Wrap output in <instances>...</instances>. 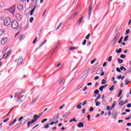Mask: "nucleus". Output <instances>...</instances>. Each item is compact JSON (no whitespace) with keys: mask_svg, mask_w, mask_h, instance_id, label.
Listing matches in <instances>:
<instances>
[{"mask_svg":"<svg viewBox=\"0 0 131 131\" xmlns=\"http://www.w3.org/2000/svg\"><path fill=\"white\" fill-rule=\"evenodd\" d=\"M17 9L18 10H23V5L21 4H19L17 6Z\"/></svg>","mask_w":131,"mask_h":131,"instance_id":"nucleus-19","label":"nucleus"},{"mask_svg":"<svg viewBox=\"0 0 131 131\" xmlns=\"http://www.w3.org/2000/svg\"><path fill=\"white\" fill-rule=\"evenodd\" d=\"M82 113L83 114H84L85 113V108H83L82 110Z\"/></svg>","mask_w":131,"mask_h":131,"instance_id":"nucleus-62","label":"nucleus"},{"mask_svg":"<svg viewBox=\"0 0 131 131\" xmlns=\"http://www.w3.org/2000/svg\"><path fill=\"white\" fill-rule=\"evenodd\" d=\"M101 104V102L100 101H97L95 103L96 106H100V104Z\"/></svg>","mask_w":131,"mask_h":131,"instance_id":"nucleus-48","label":"nucleus"},{"mask_svg":"<svg viewBox=\"0 0 131 131\" xmlns=\"http://www.w3.org/2000/svg\"><path fill=\"white\" fill-rule=\"evenodd\" d=\"M122 94V90H120L119 94H118V98H119V97L121 96Z\"/></svg>","mask_w":131,"mask_h":131,"instance_id":"nucleus-36","label":"nucleus"},{"mask_svg":"<svg viewBox=\"0 0 131 131\" xmlns=\"http://www.w3.org/2000/svg\"><path fill=\"white\" fill-rule=\"evenodd\" d=\"M117 61L119 64H122V63H123V60L119 58H117Z\"/></svg>","mask_w":131,"mask_h":131,"instance_id":"nucleus-22","label":"nucleus"},{"mask_svg":"<svg viewBox=\"0 0 131 131\" xmlns=\"http://www.w3.org/2000/svg\"><path fill=\"white\" fill-rule=\"evenodd\" d=\"M59 116H60V114H57V116L53 117V118L52 119V121H55V120H57V119H59Z\"/></svg>","mask_w":131,"mask_h":131,"instance_id":"nucleus-14","label":"nucleus"},{"mask_svg":"<svg viewBox=\"0 0 131 131\" xmlns=\"http://www.w3.org/2000/svg\"><path fill=\"white\" fill-rule=\"evenodd\" d=\"M23 64V57H19L17 60V65H21Z\"/></svg>","mask_w":131,"mask_h":131,"instance_id":"nucleus-6","label":"nucleus"},{"mask_svg":"<svg viewBox=\"0 0 131 131\" xmlns=\"http://www.w3.org/2000/svg\"><path fill=\"white\" fill-rule=\"evenodd\" d=\"M90 36H91V34L89 33L88 34L86 37H85V39H89V38H90Z\"/></svg>","mask_w":131,"mask_h":131,"instance_id":"nucleus-49","label":"nucleus"},{"mask_svg":"<svg viewBox=\"0 0 131 131\" xmlns=\"http://www.w3.org/2000/svg\"><path fill=\"white\" fill-rule=\"evenodd\" d=\"M63 24V23H60V24H59V25L57 26V28H56V31L57 30H58L59 29H60V27H61V26H62V25Z\"/></svg>","mask_w":131,"mask_h":131,"instance_id":"nucleus-32","label":"nucleus"},{"mask_svg":"<svg viewBox=\"0 0 131 131\" xmlns=\"http://www.w3.org/2000/svg\"><path fill=\"white\" fill-rule=\"evenodd\" d=\"M93 9L92 8V7H90L89 8V10L88 11V19H90V18H91V15L92 14V11Z\"/></svg>","mask_w":131,"mask_h":131,"instance_id":"nucleus-10","label":"nucleus"},{"mask_svg":"<svg viewBox=\"0 0 131 131\" xmlns=\"http://www.w3.org/2000/svg\"><path fill=\"white\" fill-rule=\"evenodd\" d=\"M78 127H83L84 126V124L82 122H80L77 124Z\"/></svg>","mask_w":131,"mask_h":131,"instance_id":"nucleus-17","label":"nucleus"},{"mask_svg":"<svg viewBox=\"0 0 131 131\" xmlns=\"http://www.w3.org/2000/svg\"><path fill=\"white\" fill-rule=\"evenodd\" d=\"M24 37H25V36L23 35H21L20 37H19V40H23V39H24Z\"/></svg>","mask_w":131,"mask_h":131,"instance_id":"nucleus-40","label":"nucleus"},{"mask_svg":"<svg viewBox=\"0 0 131 131\" xmlns=\"http://www.w3.org/2000/svg\"><path fill=\"white\" fill-rule=\"evenodd\" d=\"M70 114V113L67 112L62 116V117H68V116H69Z\"/></svg>","mask_w":131,"mask_h":131,"instance_id":"nucleus-21","label":"nucleus"},{"mask_svg":"<svg viewBox=\"0 0 131 131\" xmlns=\"http://www.w3.org/2000/svg\"><path fill=\"white\" fill-rule=\"evenodd\" d=\"M89 71H90V68L86 69L83 73V76H85V75H88V73H89Z\"/></svg>","mask_w":131,"mask_h":131,"instance_id":"nucleus-11","label":"nucleus"},{"mask_svg":"<svg viewBox=\"0 0 131 131\" xmlns=\"http://www.w3.org/2000/svg\"><path fill=\"white\" fill-rule=\"evenodd\" d=\"M11 23V18L7 17L4 20V25L5 26H9Z\"/></svg>","mask_w":131,"mask_h":131,"instance_id":"nucleus-2","label":"nucleus"},{"mask_svg":"<svg viewBox=\"0 0 131 131\" xmlns=\"http://www.w3.org/2000/svg\"><path fill=\"white\" fill-rule=\"evenodd\" d=\"M86 43V39H84L82 43V45L83 46H85V44Z\"/></svg>","mask_w":131,"mask_h":131,"instance_id":"nucleus-51","label":"nucleus"},{"mask_svg":"<svg viewBox=\"0 0 131 131\" xmlns=\"http://www.w3.org/2000/svg\"><path fill=\"white\" fill-rule=\"evenodd\" d=\"M129 31H130V30H129V29H127L125 33V35H127V34L129 33Z\"/></svg>","mask_w":131,"mask_h":131,"instance_id":"nucleus-37","label":"nucleus"},{"mask_svg":"<svg viewBox=\"0 0 131 131\" xmlns=\"http://www.w3.org/2000/svg\"><path fill=\"white\" fill-rule=\"evenodd\" d=\"M106 110L107 111H111V110H113V108H112V107H110V106L108 105L107 107H106Z\"/></svg>","mask_w":131,"mask_h":131,"instance_id":"nucleus-34","label":"nucleus"},{"mask_svg":"<svg viewBox=\"0 0 131 131\" xmlns=\"http://www.w3.org/2000/svg\"><path fill=\"white\" fill-rule=\"evenodd\" d=\"M36 9V6H35L33 9L31 11V12H30L31 16H32V15H33V13L35 12Z\"/></svg>","mask_w":131,"mask_h":131,"instance_id":"nucleus-16","label":"nucleus"},{"mask_svg":"<svg viewBox=\"0 0 131 131\" xmlns=\"http://www.w3.org/2000/svg\"><path fill=\"white\" fill-rule=\"evenodd\" d=\"M38 116H37V115H34V116H33V118H34V119L35 120H36V121H37V119H38Z\"/></svg>","mask_w":131,"mask_h":131,"instance_id":"nucleus-33","label":"nucleus"},{"mask_svg":"<svg viewBox=\"0 0 131 131\" xmlns=\"http://www.w3.org/2000/svg\"><path fill=\"white\" fill-rule=\"evenodd\" d=\"M128 83H129V80H128V79H126V80L125 82V84L126 85L128 84Z\"/></svg>","mask_w":131,"mask_h":131,"instance_id":"nucleus-41","label":"nucleus"},{"mask_svg":"<svg viewBox=\"0 0 131 131\" xmlns=\"http://www.w3.org/2000/svg\"><path fill=\"white\" fill-rule=\"evenodd\" d=\"M50 126L49 123H47V124L44 125V128H49V126Z\"/></svg>","mask_w":131,"mask_h":131,"instance_id":"nucleus-39","label":"nucleus"},{"mask_svg":"<svg viewBox=\"0 0 131 131\" xmlns=\"http://www.w3.org/2000/svg\"><path fill=\"white\" fill-rule=\"evenodd\" d=\"M78 49V47H73L72 46L70 47V51H74L75 50H77Z\"/></svg>","mask_w":131,"mask_h":131,"instance_id":"nucleus-20","label":"nucleus"},{"mask_svg":"<svg viewBox=\"0 0 131 131\" xmlns=\"http://www.w3.org/2000/svg\"><path fill=\"white\" fill-rule=\"evenodd\" d=\"M131 107V103H128L127 105V108H130Z\"/></svg>","mask_w":131,"mask_h":131,"instance_id":"nucleus-63","label":"nucleus"},{"mask_svg":"<svg viewBox=\"0 0 131 131\" xmlns=\"http://www.w3.org/2000/svg\"><path fill=\"white\" fill-rule=\"evenodd\" d=\"M9 120H10L9 118H7L3 121V122H8V121H9Z\"/></svg>","mask_w":131,"mask_h":131,"instance_id":"nucleus-60","label":"nucleus"},{"mask_svg":"<svg viewBox=\"0 0 131 131\" xmlns=\"http://www.w3.org/2000/svg\"><path fill=\"white\" fill-rule=\"evenodd\" d=\"M63 80H64L63 78H61V80L59 82V84H61L62 82H63Z\"/></svg>","mask_w":131,"mask_h":131,"instance_id":"nucleus-58","label":"nucleus"},{"mask_svg":"<svg viewBox=\"0 0 131 131\" xmlns=\"http://www.w3.org/2000/svg\"><path fill=\"white\" fill-rule=\"evenodd\" d=\"M7 40H8L7 37L3 38V39L1 40V45H5V43H6V42H7Z\"/></svg>","mask_w":131,"mask_h":131,"instance_id":"nucleus-8","label":"nucleus"},{"mask_svg":"<svg viewBox=\"0 0 131 131\" xmlns=\"http://www.w3.org/2000/svg\"><path fill=\"white\" fill-rule=\"evenodd\" d=\"M114 119H116V117H117V115H118V114L117 113V110H114L112 113Z\"/></svg>","mask_w":131,"mask_h":131,"instance_id":"nucleus-4","label":"nucleus"},{"mask_svg":"<svg viewBox=\"0 0 131 131\" xmlns=\"http://www.w3.org/2000/svg\"><path fill=\"white\" fill-rule=\"evenodd\" d=\"M0 7L1 8H4V7H5V4H4V3H0Z\"/></svg>","mask_w":131,"mask_h":131,"instance_id":"nucleus-45","label":"nucleus"},{"mask_svg":"<svg viewBox=\"0 0 131 131\" xmlns=\"http://www.w3.org/2000/svg\"><path fill=\"white\" fill-rule=\"evenodd\" d=\"M116 71H117V72H119V73H120L121 72V71L120 69H119V68H116Z\"/></svg>","mask_w":131,"mask_h":131,"instance_id":"nucleus-53","label":"nucleus"},{"mask_svg":"<svg viewBox=\"0 0 131 131\" xmlns=\"http://www.w3.org/2000/svg\"><path fill=\"white\" fill-rule=\"evenodd\" d=\"M47 42V40H45L44 41H43L41 45L39 46V49H40L41 48V47H42L43 46V45H45V43H46Z\"/></svg>","mask_w":131,"mask_h":131,"instance_id":"nucleus-25","label":"nucleus"},{"mask_svg":"<svg viewBox=\"0 0 131 131\" xmlns=\"http://www.w3.org/2000/svg\"><path fill=\"white\" fill-rule=\"evenodd\" d=\"M120 35V33L118 32L116 35L115 38L112 42L113 46H114L115 45V43L117 41V39H118V37H119Z\"/></svg>","mask_w":131,"mask_h":131,"instance_id":"nucleus-3","label":"nucleus"},{"mask_svg":"<svg viewBox=\"0 0 131 131\" xmlns=\"http://www.w3.org/2000/svg\"><path fill=\"white\" fill-rule=\"evenodd\" d=\"M127 39H128V35H127L124 38V41H127Z\"/></svg>","mask_w":131,"mask_h":131,"instance_id":"nucleus-38","label":"nucleus"},{"mask_svg":"<svg viewBox=\"0 0 131 131\" xmlns=\"http://www.w3.org/2000/svg\"><path fill=\"white\" fill-rule=\"evenodd\" d=\"M119 105H120V106H123V105H124V103L123 102V101H121L120 102H119Z\"/></svg>","mask_w":131,"mask_h":131,"instance_id":"nucleus-47","label":"nucleus"},{"mask_svg":"<svg viewBox=\"0 0 131 131\" xmlns=\"http://www.w3.org/2000/svg\"><path fill=\"white\" fill-rule=\"evenodd\" d=\"M16 18L18 21H21V20H22V16H21L20 14L17 13L16 14Z\"/></svg>","mask_w":131,"mask_h":131,"instance_id":"nucleus-9","label":"nucleus"},{"mask_svg":"<svg viewBox=\"0 0 131 131\" xmlns=\"http://www.w3.org/2000/svg\"><path fill=\"white\" fill-rule=\"evenodd\" d=\"M73 121H74V122H77V120H76V119H75V117H74V118H73V119H71V120H70L69 121V122H70V123L73 122Z\"/></svg>","mask_w":131,"mask_h":131,"instance_id":"nucleus-24","label":"nucleus"},{"mask_svg":"<svg viewBox=\"0 0 131 131\" xmlns=\"http://www.w3.org/2000/svg\"><path fill=\"white\" fill-rule=\"evenodd\" d=\"M122 39H123V36H122L120 39L118 41V43H121V41H122Z\"/></svg>","mask_w":131,"mask_h":131,"instance_id":"nucleus-44","label":"nucleus"},{"mask_svg":"<svg viewBox=\"0 0 131 131\" xmlns=\"http://www.w3.org/2000/svg\"><path fill=\"white\" fill-rule=\"evenodd\" d=\"M83 15H82L80 18L77 21L76 23V25H80V24L81 23V22H82V20H83Z\"/></svg>","mask_w":131,"mask_h":131,"instance_id":"nucleus-7","label":"nucleus"},{"mask_svg":"<svg viewBox=\"0 0 131 131\" xmlns=\"http://www.w3.org/2000/svg\"><path fill=\"white\" fill-rule=\"evenodd\" d=\"M131 118V115H129V117H127L125 118V120H129V119H130Z\"/></svg>","mask_w":131,"mask_h":131,"instance_id":"nucleus-59","label":"nucleus"},{"mask_svg":"<svg viewBox=\"0 0 131 131\" xmlns=\"http://www.w3.org/2000/svg\"><path fill=\"white\" fill-rule=\"evenodd\" d=\"M30 124H32V123L30 121H28L27 122V126L28 127H29V126H30Z\"/></svg>","mask_w":131,"mask_h":131,"instance_id":"nucleus-42","label":"nucleus"},{"mask_svg":"<svg viewBox=\"0 0 131 131\" xmlns=\"http://www.w3.org/2000/svg\"><path fill=\"white\" fill-rule=\"evenodd\" d=\"M39 97V95H38L37 97H36L34 99H33L32 101V102L31 103V105L34 104V103H35V102H36V101H37V100H38V98Z\"/></svg>","mask_w":131,"mask_h":131,"instance_id":"nucleus-12","label":"nucleus"},{"mask_svg":"<svg viewBox=\"0 0 131 131\" xmlns=\"http://www.w3.org/2000/svg\"><path fill=\"white\" fill-rule=\"evenodd\" d=\"M99 93H100V91H99L98 90H96L95 91H94V94H95V95H98Z\"/></svg>","mask_w":131,"mask_h":131,"instance_id":"nucleus-43","label":"nucleus"},{"mask_svg":"<svg viewBox=\"0 0 131 131\" xmlns=\"http://www.w3.org/2000/svg\"><path fill=\"white\" fill-rule=\"evenodd\" d=\"M6 32V30L5 29L0 30V36L3 35Z\"/></svg>","mask_w":131,"mask_h":131,"instance_id":"nucleus-23","label":"nucleus"},{"mask_svg":"<svg viewBox=\"0 0 131 131\" xmlns=\"http://www.w3.org/2000/svg\"><path fill=\"white\" fill-rule=\"evenodd\" d=\"M12 53V52L11 51H9L8 52V53H6L4 55V57H5V59H6V58H8V57L9 56H10V55H11V53Z\"/></svg>","mask_w":131,"mask_h":131,"instance_id":"nucleus-15","label":"nucleus"},{"mask_svg":"<svg viewBox=\"0 0 131 131\" xmlns=\"http://www.w3.org/2000/svg\"><path fill=\"white\" fill-rule=\"evenodd\" d=\"M18 122H19L20 124H24L25 123V121H24V117L23 116L19 118L18 120Z\"/></svg>","mask_w":131,"mask_h":131,"instance_id":"nucleus-5","label":"nucleus"},{"mask_svg":"<svg viewBox=\"0 0 131 131\" xmlns=\"http://www.w3.org/2000/svg\"><path fill=\"white\" fill-rule=\"evenodd\" d=\"M126 125L127 126H131V123L130 122L127 123Z\"/></svg>","mask_w":131,"mask_h":131,"instance_id":"nucleus-64","label":"nucleus"},{"mask_svg":"<svg viewBox=\"0 0 131 131\" xmlns=\"http://www.w3.org/2000/svg\"><path fill=\"white\" fill-rule=\"evenodd\" d=\"M111 61H112V56H110L108 59V62H111Z\"/></svg>","mask_w":131,"mask_h":131,"instance_id":"nucleus-56","label":"nucleus"},{"mask_svg":"<svg viewBox=\"0 0 131 131\" xmlns=\"http://www.w3.org/2000/svg\"><path fill=\"white\" fill-rule=\"evenodd\" d=\"M114 88H115L114 85H112V86L109 89V91H110V92H113V91H114Z\"/></svg>","mask_w":131,"mask_h":131,"instance_id":"nucleus-31","label":"nucleus"},{"mask_svg":"<svg viewBox=\"0 0 131 131\" xmlns=\"http://www.w3.org/2000/svg\"><path fill=\"white\" fill-rule=\"evenodd\" d=\"M99 99H101V95H98V96L95 99V102H98Z\"/></svg>","mask_w":131,"mask_h":131,"instance_id":"nucleus-29","label":"nucleus"},{"mask_svg":"<svg viewBox=\"0 0 131 131\" xmlns=\"http://www.w3.org/2000/svg\"><path fill=\"white\" fill-rule=\"evenodd\" d=\"M126 56H125V55L124 54H121L120 55V58H121L122 59H124V58H125Z\"/></svg>","mask_w":131,"mask_h":131,"instance_id":"nucleus-50","label":"nucleus"},{"mask_svg":"<svg viewBox=\"0 0 131 131\" xmlns=\"http://www.w3.org/2000/svg\"><path fill=\"white\" fill-rule=\"evenodd\" d=\"M122 51V49L120 48V49L118 50V51H117V50H116V52L117 54H120V53H121Z\"/></svg>","mask_w":131,"mask_h":131,"instance_id":"nucleus-35","label":"nucleus"},{"mask_svg":"<svg viewBox=\"0 0 131 131\" xmlns=\"http://www.w3.org/2000/svg\"><path fill=\"white\" fill-rule=\"evenodd\" d=\"M87 102H88V101H86V100L84 101L83 102V103H82V106H84V105H85L86 104Z\"/></svg>","mask_w":131,"mask_h":131,"instance_id":"nucleus-57","label":"nucleus"},{"mask_svg":"<svg viewBox=\"0 0 131 131\" xmlns=\"http://www.w3.org/2000/svg\"><path fill=\"white\" fill-rule=\"evenodd\" d=\"M96 60H97V58H95L93 60H91V64H94V62H96Z\"/></svg>","mask_w":131,"mask_h":131,"instance_id":"nucleus-46","label":"nucleus"},{"mask_svg":"<svg viewBox=\"0 0 131 131\" xmlns=\"http://www.w3.org/2000/svg\"><path fill=\"white\" fill-rule=\"evenodd\" d=\"M115 106H116V101H114L113 105H112L111 107L112 109H114V107H115Z\"/></svg>","mask_w":131,"mask_h":131,"instance_id":"nucleus-28","label":"nucleus"},{"mask_svg":"<svg viewBox=\"0 0 131 131\" xmlns=\"http://www.w3.org/2000/svg\"><path fill=\"white\" fill-rule=\"evenodd\" d=\"M102 103H103V105H104V106H106V105H107V102H106V100H105L102 101Z\"/></svg>","mask_w":131,"mask_h":131,"instance_id":"nucleus-52","label":"nucleus"},{"mask_svg":"<svg viewBox=\"0 0 131 131\" xmlns=\"http://www.w3.org/2000/svg\"><path fill=\"white\" fill-rule=\"evenodd\" d=\"M15 9H16V8L15 7V6H13L9 9V12H10V13H13L15 12Z\"/></svg>","mask_w":131,"mask_h":131,"instance_id":"nucleus-13","label":"nucleus"},{"mask_svg":"<svg viewBox=\"0 0 131 131\" xmlns=\"http://www.w3.org/2000/svg\"><path fill=\"white\" fill-rule=\"evenodd\" d=\"M19 26V23L17 20H14L12 23L11 27L12 29H17Z\"/></svg>","mask_w":131,"mask_h":131,"instance_id":"nucleus-1","label":"nucleus"},{"mask_svg":"<svg viewBox=\"0 0 131 131\" xmlns=\"http://www.w3.org/2000/svg\"><path fill=\"white\" fill-rule=\"evenodd\" d=\"M34 20V18L33 17H31L30 19V23H32V21Z\"/></svg>","mask_w":131,"mask_h":131,"instance_id":"nucleus-55","label":"nucleus"},{"mask_svg":"<svg viewBox=\"0 0 131 131\" xmlns=\"http://www.w3.org/2000/svg\"><path fill=\"white\" fill-rule=\"evenodd\" d=\"M82 105V103L80 102L78 105H77L76 108L77 109H81L82 108V106H81Z\"/></svg>","mask_w":131,"mask_h":131,"instance_id":"nucleus-18","label":"nucleus"},{"mask_svg":"<svg viewBox=\"0 0 131 131\" xmlns=\"http://www.w3.org/2000/svg\"><path fill=\"white\" fill-rule=\"evenodd\" d=\"M105 83H107V80L105 79H102L101 81V84H105Z\"/></svg>","mask_w":131,"mask_h":131,"instance_id":"nucleus-30","label":"nucleus"},{"mask_svg":"<svg viewBox=\"0 0 131 131\" xmlns=\"http://www.w3.org/2000/svg\"><path fill=\"white\" fill-rule=\"evenodd\" d=\"M48 120V118H45L44 119H43L41 121V123H43L44 122H46V121H47Z\"/></svg>","mask_w":131,"mask_h":131,"instance_id":"nucleus-54","label":"nucleus"},{"mask_svg":"<svg viewBox=\"0 0 131 131\" xmlns=\"http://www.w3.org/2000/svg\"><path fill=\"white\" fill-rule=\"evenodd\" d=\"M16 121H17V119H15L12 122H11L9 125V126H11V125H12V124H14V123H15Z\"/></svg>","mask_w":131,"mask_h":131,"instance_id":"nucleus-27","label":"nucleus"},{"mask_svg":"<svg viewBox=\"0 0 131 131\" xmlns=\"http://www.w3.org/2000/svg\"><path fill=\"white\" fill-rule=\"evenodd\" d=\"M20 125H21L20 123H17L15 126H14V128L15 129H17L18 127H19Z\"/></svg>","mask_w":131,"mask_h":131,"instance_id":"nucleus-26","label":"nucleus"},{"mask_svg":"<svg viewBox=\"0 0 131 131\" xmlns=\"http://www.w3.org/2000/svg\"><path fill=\"white\" fill-rule=\"evenodd\" d=\"M90 112H93V111H94V108H93V107L91 106L90 108Z\"/></svg>","mask_w":131,"mask_h":131,"instance_id":"nucleus-61","label":"nucleus"}]
</instances>
